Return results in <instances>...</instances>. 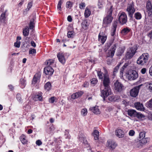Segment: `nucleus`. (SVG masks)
<instances>
[{"label": "nucleus", "instance_id": "obj_1", "mask_svg": "<svg viewBox=\"0 0 152 152\" xmlns=\"http://www.w3.org/2000/svg\"><path fill=\"white\" fill-rule=\"evenodd\" d=\"M110 83V80L108 75L106 73L104 74L103 80V85L104 88L103 90L100 89L101 96L102 97L104 101H105V98L111 94V89L109 86Z\"/></svg>", "mask_w": 152, "mask_h": 152}, {"label": "nucleus", "instance_id": "obj_2", "mask_svg": "<svg viewBox=\"0 0 152 152\" xmlns=\"http://www.w3.org/2000/svg\"><path fill=\"white\" fill-rule=\"evenodd\" d=\"M113 6H111L108 12V14L105 17L103 18L102 23V26L104 28L110 25L113 19V17L112 16Z\"/></svg>", "mask_w": 152, "mask_h": 152}, {"label": "nucleus", "instance_id": "obj_3", "mask_svg": "<svg viewBox=\"0 0 152 152\" xmlns=\"http://www.w3.org/2000/svg\"><path fill=\"white\" fill-rule=\"evenodd\" d=\"M149 56L147 53H144L142 54L138 59L137 63L140 65L145 64L148 60Z\"/></svg>", "mask_w": 152, "mask_h": 152}, {"label": "nucleus", "instance_id": "obj_4", "mask_svg": "<svg viewBox=\"0 0 152 152\" xmlns=\"http://www.w3.org/2000/svg\"><path fill=\"white\" fill-rule=\"evenodd\" d=\"M127 113L131 117H136L138 119H141L145 116L141 113H137L135 110L129 109L127 111Z\"/></svg>", "mask_w": 152, "mask_h": 152}, {"label": "nucleus", "instance_id": "obj_5", "mask_svg": "<svg viewBox=\"0 0 152 152\" xmlns=\"http://www.w3.org/2000/svg\"><path fill=\"white\" fill-rule=\"evenodd\" d=\"M137 72L135 70H131L127 74L126 77L130 80H134L138 77Z\"/></svg>", "mask_w": 152, "mask_h": 152}, {"label": "nucleus", "instance_id": "obj_6", "mask_svg": "<svg viewBox=\"0 0 152 152\" xmlns=\"http://www.w3.org/2000/svg\"><path fill=\"white\" fill-rule=\"evenodd\" d=\"M135 48H130L127 50L125 55V58L126 59H129L132 58L136 53Z\"/></svg>", "mask_w": 152, "mask_h": 152}, {"label": "nucleus", "instance_id": "obj_7", "mask_svg": "<svg viewBox=\"0 0 152 152\" xmlns=\"http://www.w3.org/2000/svg\"><path fill=\"white\" fill-rule=\"evenodd\" d=\"M114 89L117 92H121L124 89V86L121 82L117 80L114 83Z\"/></svg>", "mask_w": 152, "mask_h": 152}, {"label": "nucleus", "instance_id": "obj_8", "mask_svg": "<svg viewBox=\"0 0 152 152\" xmlns=\"http://www.w3.org/2000/svg\"><path fill=\"white\" fill-rule=\"evenodd\" d=\"M118 21L119 23L123 25L126 23L127 21V17L126 14L125 12H122L119 17Z\"/></svg>", "mask_w": 152, "mask_h": 152}, {"label": "nucleus", "instance_id": "obj_9", "mask_svg": "<svg viewBox=\"0 0 152 152\" xmlns=\"http://www.w3.org/2000/svg\"><path fill=\"white\" fill-rule=\"evenodd\" d=\"M142 85L137 86L133 88L130 91L131 96L133 97H136L138 95L139 90Z\"/></svg>", "mask_w": 152, "mask_h": 152}, {"label": "nucleus", "instance_id": "obj_10", "mask_svg": "<svg viewBox=\"0 0 152 152\" xmlns=\"http://www.w3.org/2000/svg\"><path fill=\"white\" fill-rule=\"evenodd\" d=\"M147 12L149 16L152 15V5L150 1H147L146 5Z\"/></svg>", "mask_w": 152, "mask_h": 152}, {"label": "nucleus", "instance_id": "obj_11", "mask_svg": "<svg viewBox=\"0 0 152 152\" xmlns=\"http://www.w3.org/2000/svg\"><path fill=\"white\" fill-rule=\"evenodd\" d=\"M116 44L112 46L110 51L109 52L107 56V58H113L115 53V50L116 49Z\"/></svg>", "mask_w": 152, "mask_h": 152}, {"label": "nucleus", "instance_id": "obj_12", "mask_svg": "<svg viewBox=\"0 0 152 152\" xmlns=\"http://www.w3.org/2000/svg\"><path fill=\"white\" fill-rule=\"evenodd\" d=\"M44 71L46 75H51L54 70L50 66H48L44 68Z\"/></svg>", "mask_w": 152, "mask_h": 152}, {"label": "nucleus", "instance_id": "obj_13", "mask_svg": "<svg viewBox=\"0 0 152 152\" xmlns=\"http://www.w3.org/2000/svg\"><path fill=\"white\" fill-rule=\"evenodd\" d=\"M57 56L59 61L62 64H64L66 61L65 58L62 53H59L57 54Z\"/></svg>", "mask_w": 152, "mask_h": 152}, {"label": "nucleus", "instance_id": "obj_14", "mask_svg": "<svg viewBox=\"0 0 152 152\" xmlns=\"http://www.w3.org/2000/svg\"><path fill=\"white\" fill-rule=\"evenodd\" d=\"M116 134L119 138H122L124 137V132L121 129H118L115 130Z\"/></svg>", "mask_w": 152, "mask_h": 152}, {"label": "nucleus", "instance_id": "obj_15", "mask_svg": "<svg viewBox=\"0 0 152 152\" xmlns=\"http://www.w3.org/2000/svg\"><path fill=\"white\" fill-rule=\"evenodd\" d=\"M40 77V76L39 74L37 73L35 74L32 80V83L34 84L36 83L37 81L39 80Z\"/></svg>", "mask_w": 152, "mask_h": 152}, {"label": "nucleus", "instance_id": "obj_16", "mask_svg": "<svg viewBox=\"0 0 152 152\" xmlns=\"http://www.w3.org/2000/svg\"><path fill=\"white\" fill-rule=\"evenodd\" d=\"M135 107L137 109L139 110H142L143 109V106L142 104L140 102H137L134 104Z\"/></svg>", "mask_w": 152, "mask_h": 152}, {"label": "nucleus", "instance_id": "obj_17", "mask_svg": "<svg viewBox=\"0 0 152 152\" xmlns=\"http://www.w3.org/2000/svg\"><path fill=\"white\" fill-rule=\"evenodd\" d=\"M107 145L113 150L115 148L116 144L114 141H109L107 142Z\"/></svg>", "mask_w": 152, "mask_h": 152}, {"label": "nucleus", "instance_id": "obj_18", "mask_svg": "<svg viewBox=\"0 0 152 152\" xmlns=\"http://www.w3.org/2000/svg\"><path fill=\"white\" fill-rule=\"evenodd\" d=\"M126 11L128 12V15L129 16L130 18V19L132 20L133 18V15L135 11V10L127 8Z\"/></svg>", "mask_w": 152, "mask_h": 152}, {"label": "nucleus", "instance_id": "obj_19", "mask_svg": "<svg viewBox=\"0 0 152 152\" xmlns=\"http://www.w3.org/2000/svg\"><path fill=\"white\" fill-rule=\"evenodd\" d=\"M99 132L98 131L94 130L93 132L92 133V135H93L94 137V140H97L99 139Z\"/></svg>", "mask_w": 152, "mask_h": 152}, {"label": "nucleus", "instance_id": "obj_20", "mask_svg": "<svg viewBox=\"0 0 152 152\" xmlns=\"http://www.w3.org/2000/svg\"><path fill=\"white\" fill-rule=\"evenodd\" d=\"M90 110L95 114H100V112L98 106H95L90 108Z\"/></svg>", "mask_w": 152, "mask_h": 152}, {"label": "nucleus", "instance_id": "obj_21", "mask_svg": "<svg viewBox=\"0 0 152 152\" xmlns=\"http://www.w3.org/2000/svg\"><path fill=\"white\" fill-rule=\"evenodd\" d=\"M35 19V17H34L33 18L30 20L29 25V29H33L34 28V21Z\"/></svg>", "mask_w": 152, "mask_h": 152}, {"label": "nucleus", "instance_id": "obj_22", "mask_svg": "<svg viewBox=\"0 0 152 152\" xmlns=\"http://www.w3.org/2000/svg\"><path fill=\"white\" fill-rule=\"evenodd\" d=\"M124 49L122 48L119 47L117 50L116 53V55L118 56H121L124 53Z\"/></svg>", "mask_w": 152, "mask_h": 152}, {"label": "nucleus", "instance_id": "obj_23", "mask_svg": "<svg viewBox=\"0 0 152 152\" xmlns=\"http://www.w3.org/2000/svg\"><path fill=\"white\" fill-rule=\"evenodd\" d=\"M107 39V37L105 36H102L99 34L98 36L99 41L102 42V44H103L105 41Z\"/></svg>", "mask_w": 152, "mask_h": 152}, {"label": "nucleus", "instance_id": "obj_24", "mask_svg": "<svg viewBox=\"0 0 152 152\" xmlns=\"http://www.w3.org/2000/svg\"><path fill=\"white\" fill-rule=\"evenodd\" d=\"M29 28L28 27H27L24 29H23V33L24 36H28L29 34Z\"/></svg>", "mask_w": 152, "mask_h": 152}, {"label": "nucleus", "instance_id": "obj_25", "mask_svg": "<svg viewBox=\"0 0 152 152\" xmlns=\"http://www.w3.org/2000/svg\"><path fill=\"white\" fill-rule=\"evenodd\" d=\"M91 13V12L90 10L87 7H86L84 12L85 17L86 18H88L90 15Z\"/></svg>", "mask_w": 152, "mask_h": 152}, {"label": "nucleus", "instance_id": "obj_26", "mask_svg": "<svg viewBox=\"0 0 152 152\" xmlns=\"http://www.w3.org/2000/svg\"><path fill=\"white\" fill-rule=\"evenodd\" d=\"M130 31V29L128 27H126V28H124L121 31V33L124 35H125L127 34Z\"/></svg>", "mask_w": 152, "mask_h": 152}, {"label": "nucleus", "instance_id": "obj_27", "mask_svg": "<svg viewBox=\"0 0 152 152\" xmlns=\"http://www.w3.org/2000/svg\"><path fill=\"white\" fill-rule=\"evenodd\" d=\"M51 84L50 82H47L44 86L45 88L48 91L50 89Z\"/></svg>", "mask_w": 152, "mask_h": 152}, {"label": "nucleus", "instance_id": "obj_28", "mask_svg": "<svg viewBox=\"0 0 152 152\" xmlns=\"http://www.w3.org/2000/svg\"><path fill=\"white\" fill-rule=\"evenodd\" d=\"M121 64V63H120L114 68L113 73V75H114L115 76V75L116 73L118 72L119 67Z\"/></svg>", "mask_w": 152, "mask_h": 152}, {"label": "nucleus", "instance_id": "obj_29", "mask_svg": "<svg viewBox=\"0 0 152 152\" xmlns=\"http://www.w3.org/2000/svg\"><path fill=\"white\" fill-rule=\"evenodd\" d=\"M134 17L137 20H140L142 18V15L140 12H137L134 14Z\"/></svg>", "mask_w": 152, "mask_h": 152}, {"label": "nucleus", "instance_id": "obj_30", "mask_svg": "<svg viewBox=\"0 0 152 152\" xmlns=\"http://www.w3.org/2000/svg\"><path fill=\"white\" fill-rule=\"evenodd\" d=\"M128 65V64L126 63L124 65L121 67L120 70V75H123V72L125 69L126 68Z\"/></svg>", "mask_w": 152, "mask_h": 152}, {"label": "nucleus", "instance_id": "obj_31", "mask_svg": "<svg viewBox=\"0 0 152 152\" xmlns=\"http://www.w3.org/2000/svg\"><path fill=\"white\" fill-rule=\"evenodd\" d=\"M149 140V138L148 137L143 138L140 140V142L143 144H145L147 142V141Z\"/></svg>", "mask_w": 152, "mask_h": 152}, {"label": "nucleus", "instance_id": "obj_32", "mask_svg": "<svg viewBox=\"0 0 152 152\" xmlns=\"http://www.w3.org/2000/svg\"><path fill=\"white\" fill-rule=\"evenodd\" d=\"M34 99L35 100L41 101L42 100V96L41 95H36L34 96Z\"/></svg>", "mask_w": 152, "mask_h": 152}, {"label": "nucleus", "instance_id": "obj_33", "mask_svg": "<svg viewBox=\"0 0 152 152\" xmlns=\"http://www.w3.org/2000/svg\"><path fill=\"white\" fill-rule=\"evenodd\" d=\"M134 3L132 1L131 3L128 4L127 8L131 10H135L134 7Z\"/></svg>", "mask_w": 152, "mask_h": 152}, {"label": "nucleus", "instance_id": "obj_34", "mask_svg": "<svg viewBox=\"0 0 152 152\" xmlns=\"http://www.w3.org/2000/svg\"><path fill=\"white\" fill-rule=\"evenodd\" d=\"M5 12L2 13L1 15V17L0 18V21H4L5 20Z\"/></svg>", "mask_w": 152, "mask_h": 152}, {"label": "nucleus", "instance_id": "obj_35", "mask_svg": "<svg viewBox=\"0 0 152 152\" xmlns=\"http://www.w3.org/2000/svg\"><path fill=\"white\" fill-rule=\"evenodd\" d=\"M26 80L24 79L21 78L20 80V84L22 85L21 86V87L22 88H23L25 86L26 84H25Z\"/></svg>", "mask_w": 152, "mask_h": 152}, {"label": "nucleus", "instance_id": "obj_36", "mask_svg": "<svg viewBox=\"0 0 152 152\" xmlns=\"http://www.w3.org/2000/svg\"><path fill=\"white\" fill-rule=\"evenodd\" d=\"M91 83V84H93L94 86L97 82V80L96 78H93L90 80Z\"/></svg>", "mask_w": 152, "mask_h": 152}, {"label": "nucleus", "instance_id": "obj_37", "mask_svg": "<svg viewBox=\"0 0 152 152\" xmlns=\"http://www.w3.org/2000/svg\"><path fill=\"white\" fill-rule=\"evenodd\" d=\"M73 4V3L72 2L70 1H68L66 3V7L69 9H70L72 7Z\"/></svg>", "mask_w": 152, "mask_h": 152}, {"label": "nucleus", "instance_id": "obj_38", "mask_svg": "<svg viewBox=\"0 0 152 152\" xmlns=\"http://www.w3.org/2000/svg\"><path fill=\"white\" fill-rule=\"evenodd\" d=\"M118 23V20H116L115 21L113 22V28L112 29H113L116 30V28L117 27V25Z\"/></svg>", "mask_w": 152, "mask_h": 152}, {"label": "nucleus", "instance_id": "obj_39", "mask_svg": "<svg viewBox=\"0 0 152 152\" xmlns=\"http://www.w3.org/2000/svg\"><path fill=\"white\" fill-rule=\"evenodd\" d=\"M87 113V110L86 108L83 109L81 111V114L83 116H86Z\"/></svg>", "mask_w": 152, "mask_h": 152}, {"label": "nucleus", "instance_id": "obj_40", "mask_svg": "<svg viewBox=\"0 0 152 152\" xmlns=\"http://www.w3.org/2000/svg\"><path fill=\"white\" fill-rule=\"evenodd\" d=\"M98 75L100 79H102L103 78V73L101 71H97Z\"/></svg>", "mask_w": 152, "mask_h": 152}, {"label": "nucleus", "instance_id": "obj_41", "mask_svg": "<svg viewBox=\"0 0 152 152\" xmlns=\"http://www.w3.org/2000/svg\"><path fill=\"white\" fill-rule=\"evenodd\" d=\"M108 99L110 101H115L116 100L115 96L113 95L111 96L108 97Z\"/></svg>", "mask_w": 152, "mask_h": 152}, {"label": "nucleus", "instance_id": "obj_42", "mask_svg": "<svg viewBox=\"0 0 152 152\" xmlns=\"http://www.w3.org/2000/svg\"><path fill=\"white\" fill-rule=\"evenodd\" d=\"M73 32L72 31H69L67 33V37L69 38H73L74 36Z\"/></svg>", "mask_w": 152, "mask_h": 152}, {"label": "nucleus", "instance_id": "obj_43", "mask_svg": "<svg viewBox=\"0 0 152 152\" xmlns=\"http://www.w3.org/2000/svg\"><path fill=\"white\" fill-rule=\"evenodd\" d=\"M145 132H141L140 133L139 138L140 139H141L145 137Z\"/></svg>", "mask_w": 152, "mask_h": 152}, {"label": "nucleus", "instance_id": "obj_44", "mask_svg": "<svg viewBox=\"0 0 152 152\" xmlns=\"http://www.w3.org/2000/svg\"><path fill=\"white\" fill-rule=\"evenodd\" d=\"M63 0H59L57 5V9L59 10H61V5L62 3V1Z\"/></svg>", "mask_w": 152, "mask_h": 152}, {"label": "nucleus", "instance_id": "obj_45", "mask_svg": "<svg viewBox=\"0 0 152 152\" xmlns=\"http://www.w3.org/2000/svg\"><path fill=\"white\" fill-rule=\"evenodd\" d=\"M79 140L81 142H83V143L84 144H88V142H87V141L85 139H84L83 137H80Z\"/></svg>", "mask_w": 152, "mask_h": 152}, {"label": "nucleus", "instance_id": "obj_46", "mask_svg": "<svg viewBox=\"0 0 152 152\" xmlns=\"http://www.w3.org/2000/svg\"><path fill=\"white\" fill-rule=\"evenodd\" d=\"M147 105L148 107L152 109V99L148 102Z\"/></svg>", "mask_w": 152, "mask_h": 152}, {"label": "nucleus", "instance_id": "obj_47", "mask_svg": "<svg viewBox=\"0 0 152 152\" xmlns=\"http://www.w3.org/2000/svg\"><path fill=\"white\" fill-rule=\"evenodd\" d=\"M87 24V22H84L82 23V26L83 29H86L87 28L88 25Z\"/></svg>", "mask_w": 152, "mask_h": 152}, {"label": "nucleus", "instance_id": "obj_48", "mask_svg": "<svg viewBox=\"0 0 152 152\" xmlns=\"http://www.w3.org/2000/svg\"><path fill=\"white\" fill-rule=\"evenodd\" d=\"M107 58V63L108 65H110L112 63L113 58Z\"/></svg>", "mask_w": 152, "mask_h": 152}, {"label": "nucleus", "instance_id": "obj_49", "mask_svg": "<svg viewBox=\"0 0 152 152\" xmlns=\"http://www.w3.org/2000/svg\"><path fill=\"white\" fill-rule=\"evenodd\" d=\"M53 60L52 59H50L46 61L47 64L48 66H50L52 65L53 63Z\"/></svg>", "mask_w": 152, "mask_h": 152}, {"label": "nucleus", "instance_id": "obj_50", "mask_svg": "<svg viewBox=\"0 0 152 152\" xmlns=\"http://www.w3.org/2000/svg\"><path fill=\"white\" fill-rule=\"evenodd\" d=\"M30 49L29 51V54H35L36 53V50L34 49Z\"/></svg>", "mask_w": 152, "mask_h": 152}, {"label": "nucleus", "instance_id": "obj_51", "mask_svg": "<svg viewBox=\"0 0 152 152\" xmlns=\"http://www.w3.org/2000/svg\"><path fill=\"white\" fill-rule=\"evenodd\" d=\"M20 42L17 41L14 43V45L16 48H19L20 47Z\"/></svg>", "mask_w": 152, "mask_h": 152}, {"label": "nucleus", "instance_id": "obj_52", "mask_svg": "<svg viewBox=\"0 0 152 152\" xmlns=\"http://www.w3.org/2000/svg\"><path fill=\"white\" fill-rule=\"evenodd\" d=\"M147 86L148 88L151 91H152V84L150 83H147Z\"/></svg>", "mask_w": 152, "mask_h": 152}, {"label": "nucleus", "instance_id": "obj_53", "mask_svg": "<svg viewBox=\"0 0 152 152\" xmlns=\"http://www.w3.org/2000/svg\"><path fill=\"white\" fill-rule=\"evenodd\" d=\"M85 3L84 2H81L79 4V7L80 9H82L85 7Z\"/></svg>", "mask_w": 152, "mask_h": 152}, {"label": "nucleus", "instance_id": "obj_54", "mask_svg": "<svg viewBox=\"0 0 152 152\" xmlns=\"http://www.w3.org/2000/svg\"><path fill=\"white\" fill-rule=\"evenodd\" d=\"M16 98L17 100L19 101V102H20L21 98V95L20 94H17L16 95Z\"/></svg>", "mask_w": 152, "mask_h": 152}, {"label": "nucleus", "instance_id": "obj_55", "mask_svg": "<svg viewBox=\"0 0 152 152\" xmlns=\"http://www.w3.org/2000/svg\"><path fill=\"white\" fill-rule=\"evenodd\" d=\"M77 94L75 93L72 94L71 96V98L73 99H75L76 98H78V96L77 95Z\"/></svg>", "mask_w": 152, "mask_h": 152}, {"label": "nucleus", "instance_id": "obj_56", "mask_svg": "<svg viewBox=\"0 0 152 152\" xmlns=\"http://www.w3.org/2000/svg\"><path fill=\"white\" fill-rule=\"evenodd\" d=\"M55 98L54 96L51 97L49 99V102L51 103H53L55 101Z\"/></svg>", "mask_w": 152, "mask_h": 152}, {"label": "nucleus", "instance_id": "obj_57", "mask_svg": "<svg viewBox=\"0 0 152 152\" xmlns=\"http://www.w3.org/2000/svg\"><path fill=\"white\" fill-rule=\"evenodd\" d=\"M134 131L133 130H132L129 131V134L130 136H133L134 135Z\"/></svg>", "mask_w": 152, "mask_h": 152}, {"label": "nucleus", "instance_id": "obj_58", "mask_svg": "<svg viewBox=\"0 0 152 152\" xmlns=\"http://www.w3.org/2000/svg\"><path fill=\"white\" fill-rule=\"evenodd\" d=\"M21 141L22 143L24 144H26L27 142L25 138H23L21 140Z\"/></svg>", "mask_w": 152, "mask_h": 152}, {"label": "nucleus", "instance_id": "obj_59", "mask_svg": "<svg viewBox=\"0 0 152 152\" xmlns=\"http://www.w3.org/2000/svg\"><path fill=\"white\" fill-rule=\"evenodd\" d=\"M75 93L77 94V95L78 96V97H79L81 96L83 94V92L82 91H80V92H76Z\"/></svg>", "mask_w": 152, "mask_h": 152}, {"label": "nucleus", "instance_id": "obj_60", "mask_svg": "<svg viewBox=\"0 0 152 152\" xmlns=\"http://www.w3.org/2000/svg\"><path fill=\"white\" fill-rule=\"evenodd\" d=\"M42 143L40 140H38L36 141V144L39 146L42 144Z\"/></svg>", "mask_w": 152, "mask_h": 152}, {"label": "nucleus", "instance_id": "obj_61", "mask_svg": "<svg viewBox=\"0 0 152 152\" xmlns=\"http://www.w3.org/2000/svg\"><path fill=\"white\" fill-rule=\"evenodd\" d=\"M146 71V68H143L141 69V72L142 74H144L145 73Z\"/></svg>", "mask_w": 152, "mask_h": 152}, {"label": "nucleus", "instance_id": "obj_62", "mask_svg": "<svg viewBox=\"0 0 152 152\" xmlns=\"http://www.w3.org/2000/svg\"><path fill=\"white\" fill-rule=\"evenodd\" d=\"M31 44L33 47L35 48L36 47V44L33 41H31Z\"/></svg>", "mask_w": 152, "mask_h": 152}, {"label": "nucleus", "instance_id": "obj_63", "mask_svg": "<svg viewBox=\"0 0 152 152\" xmlns=\"http://www.w3.org/2000/svg\"><path fill=\"white\" fill-rule=\"evenodd\" d=\"M67 20L69 22H71L72 21V19L70 15H69L67 17Z\"/></svg>", "mask_w": 152, "mask_h": 152}, {"label": "nucleus", "instance_id": "obj_64", "mask_svg": "<svg viewBox=\"0 0 152 152\" xmlns=\"http://www.w3.org/2000/svg\"><path fill=\"white\" fill-rule=\"evenodd\" d=\"M149 73L150 75L152 76V65L149 68Z\"/></svg>", "mask_w": 152, "mask_h": 152}]
</instances>
